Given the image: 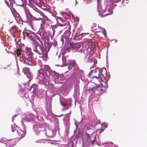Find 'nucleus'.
<instances>
[{
	"instance_id": "10",
	"label": "nucleus",
	"mask_w": 147,
	"mask_h": 147,
	"mask_svg": "<svg viewBox=\"0 0 147 147\" xmlns=\"http://www.w3.org/2000/svg\"><path fill=\"white\" fill-rule=\"evenodd\" d=\"M34 50L39 54H42L44 53V48L43 47L42 42H40V45L36 49H34Z\"/></svg>"
},
{
	"instance_id": "11",
	"label": "nucleus",
	"mask_w": 147,
	"mask_h": 147,
	"mask_svg": "<svg viewBox=\"0 0 147 147\" xmlns=\"http://www.w3.org/2000/svg\"><path fill=\"white\" fill-rule=\"evenodd\" d=\"M88 76L90 78H92L94 77H98V76H100V75L99 71H96V69L92 71L89 73Z\"/></svg>"
},
{
	"instance_id": "29",
	"label": "nucleus",
	"mask_w": 147,
	"mask_h": 147,
	"mask_svg": "<svg viewBox=\"0 0 147 147\" xmlns=\"http://www.w3.org/2000/svg\"><path fill=\"white\" fill-rule=\"evenodd\" d=\"M89 130H90V129H87V130H86L87 132H88V133H89V132H90L89 131ZM90 130H91V131H92V133H93V130H92V129H90Z\"/></svg>"
},
{
	"instance_id": "27",
	"label": "nucleus",
	"mask_w": 147,
	"mask_h": 147,
	"mask_svg": "<svg viewBox=\"0 0 147 147\" xmlns=\"http://www.w3.org/2000/svg\"><path fill=\"white\" fill-rule=\"evenodd\" d=\"M96 144L98 146L100 145V142L99 141H96Z\"/></svg>"
},
{
	"instance_id": "19",
	"label": "nucleus",
	"mask_w": 147,
	"mask_h": 147,
	"mask_svg": "<svg viewBox=\"0 0 147 147\" xmlns=\"http://www.w3.org/2000/svg\"><path fill=\"white\" fill-rule=\"evenodd\" d=\"M40 19L42 21V23L41 24V26H43L45 24L46 20L47 19V18L45 17L43 18H40Z\"/></svg>"
},
{
	"instance_id": "21",
	"label": "nucleus",
	"mask_w": 147,
	"mask_h": 147,
	"mask_svg": "<svg viewBox=\"0 0 147 147\" xmlns=\"http://www.w3.org/2000/svg\"><path fill=\"white\" fill-rule=\"evenodd\" d=\"M84 35V34L83 33H82L81 34H80V36L79 35V34H78V35L77 34H76V35L75 36L76 38H77V37H79V38H82V37L81 36H83V35Z\"/></svg>"
},
{
	"instance_id": "18",
	"label": "nucleus",
	"mask_w": 147,
	"mask_h": 147,
	"mask_svg": "<svg viewBox=\"0 0 147 147\" xmlns=\"http://www.w3.org/2000/svg\"><path fill=\"white\" fill-rule=\"evenodd\" d=\"M58 24L59 26H65L68 24V22L66 21H63L62 22L59 23V22H58Z\"/></svg>"
},
{
	"instance_id": "32",
	"label": "nucleus",
	"mask_w": 147,
	"mask_h": 147,
	"mask_svg": "<svg viewBox=\"0 0 147 147\" xmlns=\"http://www.w3.org/2000/svg\"><path fill=\"white\" fill-rule=\"evenodd\" d=\"M100 131L99 133H101L104 130L103 129H100L99 130Z\"/></svg>"
},
{
	"instance_id": "15",
	"label": "nucleus",
	"mask_w": 147,
	"mask_h": 147,
	"mask_svg": "<svg viewBox=\"0 0 147 147\" xmlns=\"http://www.w3.org/2000/svg\"><path fill=\"white\" fill-rule=\"evenodd\" d=\"M106 11V7H102L99 9V13L100 15L102 17L103 14Z\"/></svg>"
},
{
	"instance_id": "3",
	"label": "nucleus",
	"mask_w": 147,
	"mask_h": 147,
	"mask_svg": "<svg viewBox=\"0 0 147 147\" xmlns=\"http://www.w3.org/2000/svg\"><path fill=\"white\" fill-rule=\"evenodd\" d=\"M25 134L24 131L21 129L18 131L16 129H12L10 132V134L13 137V139L17 138H22L25 136Z\"/></svg>"
},
{
	"instance_id": "31",
	"label": "nucleus",
	"mask_w": 147,
	"mask_h": 147,
	"mask_svg": "<svg viewBox=\"0 0 147 147\" xmlns=\"http://www.w3.org/2000/svg\"><path fill=\"white\" fill-rule=\"evenodd\" d=\"M118 1V0H113V1L115 3L117 2Z\"/></svg>"
},
{
	"instance_id": "7",
	"label": "nucleus",
	"mask_w": 147,
	"mask_h": 147,
	"mask_svg": "<svg viewBox=\"0 0 147 147\" xmlns=\"http://www.w3.org/2000/svg\"><path fill=\"white\" fill-rule=\"evenodd\" d=\"M36 33L32 31H29V32L24 31L23 32V34L24 36H27L31 40L33 41L35 40L34 38H35Z\"/></svg>"
},
{
	"instance_id": "26",
	"label": "nucleus",
	"mask_w": 147,
	"mask_h": 147,
	"mask_svg": "<svg viewBox=\"0 0 147 147\" xmlns=\"http://www.w3.org/2000/svg\"><path fill=\"white\" fill-rule=\"evenodd\" d=\"M58 19L61 21V22H63V21H65L63 20V19L62 18L60 17H59L58 18Z\"/></svg>"
},
{
	"instance_id": "34",
	"label": "nucleus",
	"mask_w": 147,
	"mask_h": 147,
	"mask_svg": "<svg viewBox=\"0 0 147 147\" xmlns=\"http://www.w3.org/2000/svg\"><path fill=\"white\" fill-rule=\"evenodd\" d=\"M51 0H46L47 2H48L49 3L50 1H51Z\"/></svg>"
},
{
	"instance_id": "16",
	"label": "nucleus",
	"mask_w": 147,
	"mask_h": 147,
	"mask_svg": "<svg viewBox=\"0 0 147 147\" xmlns=\"http://www.w3.org/2000/svg\"><path fill=\"white\" fill-rule=\"evenodd\" d=\"M11 146V144L10 142L4 143L0 142V147H10Z\"/></svg>"
},
{
	"instance_id": "4",
	"label": "nucleus",
	"mask_w": 147,
	"mask_h": 147,
	"mask_svg": "<svg viewBox=\"0 0 147 147\" xmlns=\"http://www.w3.org/2000/svg\"><path fill=\"white\" fill-rule=\"evenodd\" d=\"M90 134V133H89ZM90 135L88 133H85V138H82V144H84V143L88 144L90 141L91 144L93 145L95 144L96 140V137L95 136H93L90 133Z\"/></svg>"
},
{
	"instance_id": "25",
	"label": "nucleus",
	"mask_w": 147,
	"mask_h": 147,
	"mask_svg": "<svg viewBox=\"0 0 147 147\" xmlns=\"http://www.w3.org/2000/svg\"><path fill=\"white\" fill-rule=\"evenodd\" d=\"M36 36H35V38H36L39 41V43H40V42H42V41H41L40 37L37 36L36 34Z\"/></svg>"
},
{
	"instance_id": "28",
	"label": "nucleus",
	"mask_w": 147,
	"mask_h": 147,
	"mask_svg": "<svg viewBox=\"0 0 147 147\" xmlns=\"http://www.w3.org/2000/svg\"><path fill=\"white\" fill-rule=\"evenodd\" d=\"M94 62V64L95 65L97 63V60L96 59H94V60H93Z\"/></svg>"
},
{
	"instance_id": "2",
	"label": "nucleus",
	"mask_w": 147,
	"mask_h": 147,
	"mask_svg": "<svg viewBox=\"0 0 147 147\" xmlns=\"http://www.w3.org/2000/svg\"><path fill=\"white\" fill-rule=\"evenodd\" d=\"M50 67L48 65H42L40 69L38 71V72L40 74L46 79H49V77L50 74L49 72Z\"/></svg>"
},
{
	"instance_id": "8",
	"label": "nucleus",
	"mask_w": 147,
	"mask_h": 147,
	"mask_svg": "<svg viewBox=\"0 0 147 147\" xmlns=\"http://www.w3.org/2000/svg\"><path fill=\"white\" fill-rule=\"evenodd\" d=\"M103 82L102 78L100 76L96 77H94L92 78L91 82L92 83H94L96 85H101L102 84L101 82Z\"/></svg>"
},
{
	"instance_id": "6",
	"label": "nucleus",
	"mask_w": 147,
	"mask_h": 147,
	"mask_svg": "<svg viewBox=\"0 0 147 147\" xmlns=\"http://www.w3.org/2000/svg\"><path fill=\"white\" fill-rule=\"evenodd\" d=\"M69 45L70 47L71 48L74 52H79L81 53L84 52V51L82 50L81 44L78 43L74 44L70 42L69 43Z\"/></svg>"
},
{
	"instance_id": "12",
	"label": "nucleus",
	"mask_w": 147,
	"mask_h": 147,
	"mask_svg": "<svg viewBox=\"0 0 147 147\" xmlns=\"http://www.w3.org/2000/svg\"><path fill=\"white\" fill-rule=\"evenodd\" d=\"M23 73L26 75L27 78H30L31 77V73L29 69L26 67H24L23 68Z\"/></svg>"
},
{
	"instance_id": "17",
	"label": "nucleus",
	"mask_w": 147,
	"mask_h": 147,
	"mask_svg": "<svg viewBox=\"0 0 147 147\" xmlns=\"http://www.w3.org/2000/svg\"><path fill=\"white\" fill-rule=\"evenodd\" d=\"M37 86L38 85L36 84H33L30 86V89L29 90H30L31 91V89L33 88V90L32 92H33V93H34L36 92V88L37 87Z\"/></svg>"
},
{
	"instance_id": "9",
	"label": "nucleus",
	"mask_w": 147,
	"mask_h": 147,
	"mask_svg": "<svg viewBox=\"0 0 147 147\" xmlns=\"http://www.w3.org/2000/svg\"><path fill=\"white\" fill-rule=\"evenodd\" d=\"M99 72L100 73V76L102 78L103 80L104 79L105 82H106L108 81L109 79V77L107 76V71L106 69H99Z\"/></svg>"
},
{
	"instance_id": "13",
	"label": "nucleus",
	"mask_w": 147,
	"mask_h": 147,
	"mask_svg": "<svg viewBox=\"0 0 147 147\" xmlns=\"http://www.w3.org/2000/svg\"><path fill=\"white\" fill-rule=\"evenodd\" d=\"M99 89L100 90L99 88L93 87L92 88L90 89L89 91L91 93H95L97 94L99 93L98 92Z\"/></svg>"
},
{
	"instance_id": "24",
	"label": "nucleus",
	"mask_w": 147,
	"mask_h": 147,
	"mask_svg": "<svg viewBox=\"0 0 147 147\" xmlns=\"http://www.w3.org/2000/svg\"><path fill=\"white\" fill-rule=\"evenodd\" d=\"M103 34H104V35H105V37H107V34L106 31L105 30V29H104V28L103 29Z\"/></svg>"
},
{
	"instance_id": "20",
	"label": "nucleus",
	"mask_w": 147,
	"mask_h": 147,
	"mask_svg": "<svg viewBox=\"0 0 147 147\" xmlns=\"http://www.w3.org/2000/svg\"><path fill=\"white\" fill-rule=\"evenodd\" d=\"M34 46V49L37 48L38 46L40 45V43H39L37 41L34 40L33 41L32 43Z\"/></svg>"
},
{
	"instance_id": "1",
	"label": "nucleus",
	"mask_w": 147,
	"mask_h": 147,
	"mask_svg": "<svg viewBox=\"0 0 147 147\" xmlns=\"http://www.w3.org/2000/svg\"><path fill=\"white\" fill-rule=\"evenodd\" d=\"M16 53L18 56H19L23 59L24 62L28 65H30V63L33 62V54L29 52H23L19 49H17Z\"/></svg>"
},
{
	"instance_id": "30",
	"label": "nucleus",
	"mask_w": 147,
	"mask_h": 147,
	"mask_svg": "<svg viewBox=\"0 0 147 147\" xmlns=\"http://www.w3.org/2000/svg\"><path fill=\"white\" fill-rule=\"evenodd\" d=\"M16 16L17 18H18L20 17V15L18 13H16Z\"/></svg>"
},
{
	"instance_id": "22",
	"label": "nucleus",
	"mask_w": 147,
	"mask_h": 147,
	"mask_svg": "<svg viewBox=\"0 0 147 147\" xmlns=\"http://www.w3.org/2000/svg\"><path fill=\"white\" fill-rule=\"evenodd\" d=\"M13 30V32H14V31H16V27L15 26H13L10 29V31H11L12 30Z\"/></svg>"
},
{
	"instance_id": "5",
	"label": "nucleus",
	"mask_w": 147,
	"mask_h": 147,
	"mask_svg": "<svg viewBox=\"0 0 147 147\" xmlns=\"http://www.w3.org/2000/svg\"><path fill=\"white\" fill-rule=\"evenodd\" d=\"M62 63L60 62L58 65L59 66L62 67L64 66H67L69 65H67L66 63V58L65 57H63L62 58ZM76 64V62L75 60H73L71 62V65H69L68 67V70L72 68L73 66H74Z\"/></svg>"
},
{
	"instance_id": "23",
	"label": "nucleus",
	"mask_w": 147,
	"mask_h": 147,
	"mask_svg": "<svg viewBox=\"0 0 147 147\" xmlns=\"http://www.w3.org/2000/svg\"><path fill=\"white\" fill-rule=\"evenodd\" d=\"M60 104L62 106L64 107H66L67 106L66 103L60 101Z\"/></svg>"
},
{
	"instance_id": "33",
	"label": "nucleus",
	"mask_w": 147,
	"mask_h": 147,
	"mask_svg": "<svg viewBox=\"0 0 147 147\" xmlns=\"http://www.w3.org/2000/svg\"><path fill=\"white\" fill-rule=\"evenodd\" d=\"M37 4H39L40 3V0H37Z\"/></svg>"
},
{
	"instance_id": "14",
	"label": "nucleus",
	"mask_w": 147,
	"mask_h": 147,
	"mask_svg": "<svg viewBox=\"0 0 147 147\" xmlns=\"http://www.w3.org/2000/svg\"><path fill=\"white\" fill-rule=\"evenodd\" d=\"M94 49L93 47L92 48L91 47H90V46L88 47L86 50V51L87 52V55H89V57L92 55L94 54Z\"/></svg>"
}]
</instances>
